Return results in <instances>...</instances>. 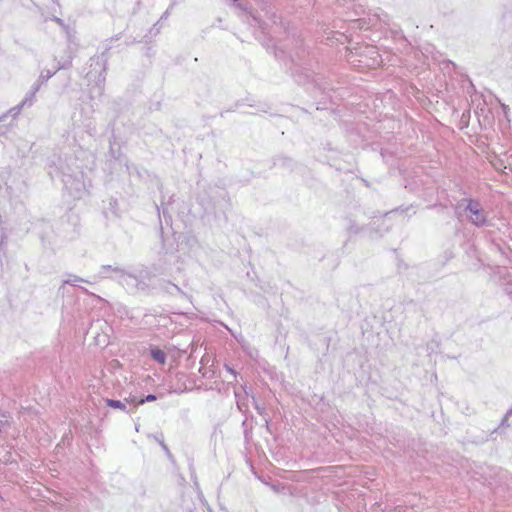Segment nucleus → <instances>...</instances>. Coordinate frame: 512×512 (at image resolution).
<instances>
[{"label": "nucleus", "instance_id": "1", "mask_svg": "<svg viewBox=\"0 0 512 512\" xmlns=\"http://www.w3.org/2000/svg\"><path fill=\"white\" fill-rule=\"evenodd\" d=\"M294 47L287 49L276 46L269 39L263 43V46L268 52L273 53L276 60L281 62L284 71L289 75L293 81L300 85H312L314 89L326 94L327 90H331L327 83L321 82L318 75L313 70V58L310 52L306 49L303 39L300 36L293 34Z\"/></svg>", "mask_w": 512, "mask_h": 512}, {"label": "nucleus", "instance_id": "2", "mask_svg": "<svg viewBox=\"0 0 512 512\" xmlns=\"http://www.w3.org/2000/svg\"><path fill=\"white\" fill-rule=\"evenodd\" d=\"M200 204L204 214L213 216L219 222L227 223V211L231 209L229 194L221 187H210L206 196L201 197Z\"/></svg>", "mask_w": 512, "mask_h": 512}, {"label": "nucleus", "instance_id": "3", "mask_svg": "<svg viewBox=\"0 0 512 512\" xmlns=\"http://www.w3.org/2000/svg\"><path fill=\"white\" fill-rule=\"evenodd\" d=\"M156 209L160 218V237L162 241V248L159 251V258L157 262L153 264V270L157 273L163 274L169 270V265L178 261L179 256L177 255V248L174 246V243L171 242L169 244L166 243V239L164 238L161 213L158 205H156Z\"/></svg>", "mask_w": 512, "mask_h": 512}, {"label": "nucleus", "instance_id": "4", "mask_svg": "<svg viewBox=\"0 0 512 512\" xmlns=\"http://www.w3.org/2000/svg\"><path fill=\"white\" fill-rule=\"evenodd\" d=\"M103 270H113L121 272L120 281L128 288H135L137 291L149 292L150 285L148 281L151 280V273L148 270H140L137 274L128 273L118 267L112 268L111 265H103Z\"/></svg>", "mask_w": 512, "mask_h": 512}, {"label": "nucleus", "instance_id": "5", "mask_svg": "<svg viewBox=\"0 0 512 512\" xmlns=\"http://www.w3.org/2000/svg\"><path fill=\"white\" fill-rule=\"evenodd\" d=\"M113 42L105 41V49L104 51L98 55L90 58V71L87 73V76L91 78L92 76L97 77L96 87L101 93L104 88V83L106 79V70H107V62L109 59V51L112 49Z\"/></svg>", "mask_w": 512, "mask_h": 512}, {"label": "nucleus", "instance_id": "6", "mask_svg": "<svg viewBox=\"0 0 512 512\" xmlns=\"http://www.w3.org/2000/svg\"><path fill=\"white\" fill-rule=\"evenodd\" d=\"M467 202L465 212H469V221L476 227L491 226V221L487 218V212L483 209L481 203L473 198H466Z\"/></svg>", "mask_w": 512, "mask_h": 512}, {"label": "nucleus", "instance_id": "7", "mask_svg": "<svg viewBox=\"0 0 512 512\" xmlns=\"http://www.w3.org/2000/svg\"><path fill=\"white\" fill-rule=\"evenodd\" d=\"M36 229L43 247L53 248L57 238L53 225L49 221L40 220L36 223Z\"/></svg>", "mask_w": 512, "mask_h": 512}, {"label": "nucleus", "instance_id": "8", "mask_svg": "<svg viewBox=\"0 0 512 512\" xmlns=\"http://www.w3.org/2000/svg\"><path fill=\"white\" fill-rule=\"evenodd\" d=\"M231 5L246 13L248 17V23L250 25H256L263 31L265 30V23L261 20L259 15L253 10V8L248 2H244L241 0H233V3Z\"/></svg>", "mask_w": 512, "mask_h": 512}, {"label": "nucleus", "instance_id": "9", "mask_svg": "<svg viewBox=\"0 0 512 512\" xmlns=\"http://www.w3.org/2000/svg\"><path fill=\"white\" fill-rule=\"evenodd\" d=\"M271 161V168L279 166L280 168L288 170L289 172H294L299 168H302V165L300 163H298L291 157L283 154L272 157Z\"/></svg>", "mask_w": 512, "mask_h": 512}, {"label": "nucleus", "instance_id": "10", "mask_svg": "<svg viewBox=\"0 0 512 512\" xmlns=\"http://www.w3.org/2000/svg\"><path fill=\"white\" fill-rule=\"evenodd\" d=\"M64 187L69 190H75V197L80 198L82 196V193L85 192V184L84 182L76 177H73L72 175H64L62 179Z\"/></svg>", "mask_w": 512, "mask_h": 512}, {"label": "nucleus", "instance_id": "11", "mask_svg": "<svg viewBox=\"0 0 512 512\" xmlns=\"http://www.w3.org/2000/svg\"><path fill=\"white\" fill-rule=\"evenodd\" d=\"M33 103V97L31 95L27 94L26 97L16 106L9 109L6 113H3L0 115V122H4L9 116L12 117V120H14L21 112L22 108L24 106H31Z\"/></svg>", "mask_w": 512, "mask_h": 512}, {"label": "nucleus", "instance_id": "12", "mask_svg": "<svg viewBox=\"0 0 512 512\" xmlns=\"http://www.w3.org/2000/svg\"><path fill=\"white\" fill-rule=\"evenodd\" d=\"M56 71H50L48 69H45V70H42L40 75H39V78L38 80L34 83V85L32 86V90L31 92L29 93V95H31V97L34 98L35 96V93L40 89V86L47 82L54 74H55Z\"/></svg>", "mask_w": 512, "mask_h": 512}, {"label": "nucleus", "instance_id": "13", "mask_svg": "<svg viewBox=\"0 0 512 512\" xmlns=\"http://www.w3.org/2000/svg\"><path fill=\"white\" fill-rule=\"evenodd\" d=\"M150 357L152 360L157 362L158 364L164 365L167 361V354L164 350L159 348L158 346L150 347Z\"/></svg>", "mask_w": 512, "mask_h": 512}, {"label": "nucleus", "instance_id": "14", "mask_svg": "<svg viewBox=\"0 0 512 512\" xmlns=\"http://www.w3.org/2000/svg\"><path fill=\"white\" fill-rule=\"evenodd\" d=\"M103 213L106 218L109 217V214H111L113 217L118 218L120 216L118 200L116 198L111 197L109 199L108 207L104 208Z\"/></svg>", "mask_w": 512, "mask_h": 512}, {"label": "nucleus", "instance_id": "15", "mask_svg": "<svg viewBox=\"0 0 512 512\" xmlns=\"http://www.w3.org/2000/svg\"><path fill=\"white\" fill-rule=\"evenodd\" d=\"M347 225H346V231L349 234V237L353 235L359 234L363 230V226H360L354 219L351 217L345 218Z\"/></svg>", "mask_w": 512, "mask_h": 512}, {"label": "nucleus", "instance_id": "16", "mask_svg": "<svg viewBox=\"0 0 512 512\" xmlns=\"http://www.w3.org/2000/svg\"><path fill=\"white\" fill-rule=\"evenodd\" d=\"M157 399H158L157 395H155V394H148V395H146L144 397H141L138 400L134 397V398H126L125 401L132 403L134 405V407H138L139 405H143L146 402H152V401H155Z\"/></svg>", "mask_w": 512, "mask_h": 512}, {"label": "nucleus", "instance_id": "17", "mask_svg": "<svg viewBox=\"0 0 512 512\" xmlns=\"http://www.w3.org/2000/svg\"><path fill=\"white\" fill-rule=\"evenodd\" d=\"M78 282H85L87 283V280L82 279L81 277H78L76 275L70 276V278L63 281L62 285L58 289V294H65V285H71L76 286Z\"/></svg>", "mask_w": 512, "mask_h": 512}, {"label": "nucleus", "instance_id": "18", "mask_svg": "<svg viewBox=\"0 0 512 512\" xmlns=\"http://www.w3.org/2000/svg\"><path fill=\"white\" fill-rule=\"evenodd\" d=\"M66 54H67V56L64 60L58 61L57 70L69 69L72 67V60L74 58V53L71 51L70 47H68Z\"/></svg>", "mask_w": 512, "mask_h": 512}, {"label": "nucleus", "instance_id": "19", "mask_svg": "<svg viewBox=\"0 0 512 512\" xmlns=\"http://www.w3.org/2000/svg\"><path fill=\"white\" fill-rule=\"evenodd\" d=\"M68 224V225H72L73 228H72V231L74 233H77V230H76V226H77V223H78V216L72 212L70 213H66L62 218H61V224L64 225V224Z\"/></svg>", "mask_w": 512, "mask_h": 512}, {"label": "nucleus", "instance_id": "20", "mask_svg": "<svg viewBox=\"0 0 512 512\" xmlns=\"http://www.w3.org/2000/svg\"><path fill=\"white\" fill-rule=\"evenodd\" d=\"M104 402L110 408L119 409V410L125 411L127 413L129 412L127 410V406H126L127 402L126 401L123 402L121 400H116V399H111V398H104Z\"/></svg>", "mask_w": 512, "mask_h": 512}, {"label": "nucleus", "instance_id": "21", "mask_svg": "<svg viewBox=\"0 0 512 512\" xmlns=\"http://www.w3.org/2000/svg\"><path fill=\"white\" fill-rule=\"evenodd\" d=\"M242 428H243V434H244V440L246 443H249L252 439V430L253 426L251 423L248 422V416L246 415V418L242 422Z\"/></svg>", "mask_w": 512, "mask_h": 512}, {"label": "nucleus", "instance_id": "22", "mask_svg": "<svg viewBox=\"0 0 512 512\" xmlns=\"http://www.w3.org/2000/svg\"><path fill=\"white\" fill-rule=\"evenodd\" d=\"M425 209L427 210H436L438 214H441V215H444V214H447L448 218L451 219L452 216L450 215V213L447 212V205L443 204V203H434V204H430V205H427L425 207Z\"/></svg>", "mask_w": 512, "mask_h": 512}, {"label": "nucleus", "instance_id": "23", "mask_svg": "<svg viewBox=\"0 0 512 512\" xmlns=\"http://www.w3.org/2000/svg\"><path fill=\"white\" fill-rule=\"evenodd\" d=\"M440 349V342L436 339H432L426 344V351L428 352V356L432 354H437Z\"/></svg>", "mask_w": 512, "mask_h": 512}, {"label": "nucleus", "instance_id": "24", "mask_svg": "<svg viewBox=\"0 0 512 512\" xmlns=\"http://www.w3.org/2000/svg\"><path fill=\"white\" fill-rule=\"evenodd\" d=\"M165 290L172 295L177 293L183 297H186V298L188 297V295L185 292H183L177 285H175L171 282H166Z\"/></svg>", "mask_w": 512, "mask_h": 512}, {"label": "nucleus", "instance_id": "25", "mask_svg": "<svg viewBox=\"0 0 512 512\" xmlns=\"http://www.w3.org/2000/svg\"><path fill=\"white\" fill-rule=\"evenodd\" d=\"M51 20L57 23L65 31V33L70 36V27L67 24H65L63 19L53 15L51 17Z\"/></svg>", "mask_w": 512, "mask_h": 512}, {"label": "nucleus", "instance_id": "26", "mask_svg": "<svg viewBox=\"0 0 512 512\" xmlns=\"http://www.w3.org/2000/svg\"><path fill=\"white\" fill-rule=\"evenodd\" d=\"M48 175L50 176L51 180H54L56 177H61V180L63 179L64 175H67L62 170L58 169L57 167L50 169L48 171Z\"/></svg>", "mask_w": 512, "mask_h": 512}, {"label": "nucleus", "instance_id": "27", "mask_svg": "<svg viewBox=\"0 0 512 512\" xmlns=\"http://www.w3.org/2000/svg\"><path fill=\"white\" fill-rule=\"evenodd\" d=\"M157 24H158V23H156L153 27H151V28L149 29L148 33L144 36V39H145L144 41H145V42H148V39H149V38L154 37V36H156V35H158V34H159V32H160V28H159V27H157Z\"/></svg>", "mask_w": 512, "mask_h": 512}, {"label": "nucleus", "instance_id": "28", "mask_svg": "<svg viewBox=\"0 0 512 512\" xmlns=\"http://www.w3.org/2000/svg\"><path fill=\"white\" fill-rule=\"evenodd\" d=\"M253 404L256 409V411L263 417L267 416L266 408L263 405H260L257 400L255 399V396H252Z\"/></svg>", "mask_w": 512, "mask_h": 512}, {"label": "nucleus", "instance_id": "29", "mask_svg": "<svg viewBox=\"0 0 512 512\" xmlns=\"http://www.w3.org/2000/svg\"><path fill=\"white\" fill-rule=\"evenodd\" d=\"M511 415H512V407L506 412V414H505L503 420L501 421L500 425L491 432V435L496 433V432H498V430L501 429V427H503L505 425L508 426L507 419Z\"/></svg>", "mask_w": 512, "mask_h": 512}, {"label": "nucleus", "instance_id": "30", "mask_svg": "<svg viewBox=\"0 0 512 512\" xmlns=\"http://www.w3.org/2000/svg\"><path fill=\"white\" fill-rule=\"evenodd\" d=\"M155 439L159 442L160 446L162 447V449L164 450L165 454L167 455V457L173 461L174 457L172 455V453L170 452L168 446L165 444V442L163 441V439H159L157 436H155Z\"/></svg>", "mask_w": 512, "mask_h": 512}, {"label": "nucleus", "instance_id": "31", "mask_svg": "<svg viewBox=\"0 0 512 512\" xmlns=\"http://www.w3.org/2000/svg\"><path fill=\"white\" fill-rule=\"evenodd\" d=\"M234 393H235L237 408L239 409V411H241L243 414L246 415L248 412L247 408L244 409V407H246V405L240 401L239 393L237 391H235Z\"/></svg>", "mask_w": 512, "mask_h": 512}, {"label": "nucleus", "instance_id": "32", "mask_svg": "<svg viewBox=\"0 0 512 512\" xmlns=\"http://www.w3.org/2000/svg\"><path fill=\"white\" fill-rule=\"evenodd\" d=\"M162 217L164 218V221L167 225L171 224L172 218L166 208L162 209Z\"/></svg>", "mask_w": 512, "mask_h": 512}, {"label": "nucleus", "instance_id": "33", "mask_svg": "<svg viewBox=\"0 0 512 512\" xmlns=\"http://www.w3.org/2000/svg\"><path fill=\"white\" fill-rule=\"evenodd\" d=\"M109 154L112 158L118 160L120 157V150H114L112 147L109 149Z\"/></svg>", "mask_w": 512, "mask_h": 512}, {"label": "nucleus", "instance_id": "34", "mask_svg": "<svg viewBox=\"0 0 512 512\" xmlns=\"http://www.w3.org/2000/svg\"><path fill=\"white\" fill-rule=\"evenodd\" d=\"M224 367H225V369H226L230 374H232L234 377H236L237 372H236V370H235L233 367H231L229 364H225V365H224Z\"/></svg>", "mask_w": 512, "mask_h": 512}, {"label": "nucleus", "instance_id": "35", "mask_svg": "<svg viewBox=\"0 0 512 512\" xmlns=\"http://www.w3.org/2000/svg\"><path fill=\"white\" fill-rule=\"evenodd\" d=\"M75 34H76V31L71 29V28H70V36L68 34H66L67 38H68V41L70 43L74 42Z\"/></svg>", "mask_w": 512, "mask_h": 512}, {"label": "nucleus", "instance_id": "36", "mask_svg": "<svg viewBox=\"0 0 512 512\" xmlns=\"http://www.w3.org/2000/svg\"><path fill=\"white\" fill-rule=\"evenodd\" d=\"M121 37H122V33H118V34L110 37L109 39H107L106 42L118 41Z\"/></svg>", "mask_w": 512, "mask_h": 512}, {"label": "nucleus", "instance_id": "37", "mask_svg": "<svg viewBox=\"0 0 512 512\" xmlns=\"http://www.w3.org/2000/svg\"><path fill=\"white\" fill-rule=\"evenodd\" d=\"M264 421H265V427H266L267 431L271 433V430H270V418H269L268 415L264 417Z\"/></svg>", "mask_w": 512, "mask_h": 512}, {"label": "nucleus", "instance_id": "38", "mask_svg": "<svg viewBox=\"0 0 512 512\" xmlns=\"http://www.w3.org/2000/svg\"><path fill=\"white\" fill-rule=\"evenodd\" d=\"M7 424V420H3L2 418H0V433L3 431L4 426Z\"/></svg>", "mask_w": 512, "mask_h": 512}, {"label": "nucleus", "instance_id": "39", "mask_svg": "<svg viewBox=\"0 0 512 512\" xmlns=\"http://www.w3.org/2000/svg\"><path fill=\"white\" fill-rule=\"evenodd\" d=\"M506 293L510 296V298L512 299V284L510 285H507L506 287Z\"/></svg>", "mask_w": 512, "mask_h": 512}, {"label": "nucleus", "instance_id": "40", "mask_svg": "<svg viewBox=\"0 0 512 512\" xmlns=\"http://www.w3.org/2000/svg\"><path fill=\"white\" fill-rule=\"evenodd\" d=\"M155 179H156V184H157L158 189L162 190V187H163L162 182L160 181V179L158 177H155Z\"/></svg>", "mask_w": 512, "mask_h": 512}, {"label": "nucleus", "instance_id": "41", "mask_svg": "<svg viewBox=\"0 0 512 512\" xmlns=\"http://www.w3.org/2000/svg\"><path fill=\"white\" fill-rule=\"evenodd\" d=\"M414 207L413 204L405 207L404 209H402L401 207L399 208V210L401 209L402 212H406V211H409L410 209H412ZM396 211H398V209H396Z\"/></svg>", "mask_w": 512, "mask_h": 512}, {"label": "nucleus", "instance_id": "42", "mask_svg": "<svg viewBox=\"0 0 512 512\" xmlns=\"http://www.w3.org/2000/svg\"><path fill=\"white\" fill-rule=\"evenodd\" d=\"M6 133V128L4 125H0V136L4 135Z\"/></svg>", "mask_w": 512, "mask_h": 512}, {"label": "nucleus", "instance_id": "43", "mask_svg": "<svg viewBox=\"0 0 512 512\" xmlns=\"http://www.w3.org/2000/svg\"><path fill=\"white\" fill-rule=\"evenodd\" d=\"M136 42H138V41L135 38H133L132 40H127L126 41V45L129 46V45L134 44Z\"/></svg>", "mask_w": 512, "mask_h": 512}, {"label": "nucleus", "instance_id": "44", "mask_svg": "<svg viewBox=\"0 0 512 512\" xmlns=\"http://www.w3.org/2000/svg\"><path fill=\"white\" fill-rule=\"evenodd\" d=\"M233 111H235V109H234V108H230V109L226 110V112H233ZM224 113H225V111H222V112L220 113V116H221V117H223V116H224Z\"/></svg>", "mask_w": 512, "mask_h": 512}, {"label": "nucleus", "instance_id": "45", "mask_svg": "<svg viewBox=\"0 0 512 512\" xmlns=\"http://www.w3.org/2000/svg\"><path fill=\"white\" fill-rule=\"evenodd\" d=\"M79 289L83 292V293H86V294H89L88 290L82 286L79 287Z\"/></svg>", "mask_w": 512, "mask_h": 512}, {"label": "nucleus", "instance_id": "46", "mask_svg": "<svg viewBox=\"0 0 512 512\" xmlns=\"http://www.w3.org/2000/svg\"><path fill=\"white\" fill-rule=\"evenodd\" d=\"M4 236L2 235L1 236V240H0V249L2 248V246L4 245Z\"/></svg>", "mask_w": 512, "mask_h": 512}, {"label": "nucleus", "instance_id": "47", "mask_svg": "<svg viewBox=\"0 0 512 512\" xmlns=\"http://www.w3.org/2000/svg\"><path fill=\"white\" fill-rule=\"evenodd\" d=\"M497 248L502 255H505V251L500 246H497Z\"/></svg>", "mask_w": 512, "mask_h": 512}, {"label": "nucleus", "instance_id": "48", "mask_svg": "<svg viewBox=\"0 0 512 512\" xmlns=\"http://www.w3.org/2000/svg\"><path fill=\"white\" fill-rule=\"evenodd\" d=\"M243 390H244L245 394L248 396V395H249V393H248V391H247V386H246V385H244V386H243Z\"/></svg>", "mask_w": 512, "mask_h": 512}, {"label": "nucleus", "instance_id": "49", "mask_svg": "<svg viewBox=\"0 0 512 512\" xmlns=\"http://www.w3.org/2000/svg\"><path fill=\"white\" fill-rule=\"evenodd\" d=\"M54 4H56L58 7H60V3L58 0H51Z\"/></svg>", "mask_w": 512, "mask_h": 512}, {"label": "nucleus", "instance_id": "50", "mask_svg": "<svg viewBox=\"0 0 512 512\" xmlns=\"http://www.w3.org/2000/svg\"><path fill=\"white\" fill-rule=\"evenodd\" d=\"M167 15H168V10L162 15L161 19L167 17Z\"/></svg>", "mask_w": 512, "mask_h": 512}, {"label": "nucleus", "instance_id": "51", "mask_svg": "<svg viewBox=\"0 0 512 512\" xmlns=\"http://www.w3.org/2000/svg\"><path fill=\"white\" fill-rule=\"evenodd\" d=\"M239 105H240V101H237V102L235 103V107H238Z\"/></svg>", "mask_w": 512, "mask_h": 512}, {"label": "nucleus", "instance_id": "52", "mask_svg": "<svg viewBox=\"0 0 512 512\" xmlns=\"http://www.w3.org/2000/svg\"><path fill=\"white\" fill-rule=\"evenodd\" d=\"M260 111H262V112H266V109H265L264 107H262V108L260 109Z\"/></svg>", "mask_w": 512, "mask_h": 512}, {"label": "nucleus", "instance_id": "53", "mask_svg": "<svg viewBox=\"0 0 512 512\" xmlns=\"http://www.w3.org/2000/svg\"><path fill=\"white\" fill-rule=\"evenodd\" d=\"M231 1V4L233 3V0H230Z\"/></svg>", "mask_w": 512, "mask_h": 512}]
</instances>
